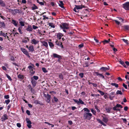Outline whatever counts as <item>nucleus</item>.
<instances>
[{
  "mask_svg": "<svg viewBox=\"0 0 129 129\" xmlns=\"http://www.w3.org/2000/svg\"><path fill=\"white\" fill-rule=\"evenodd\" d=\"M92 114L89 113L85 112L83 114V118L84 119H88L90 120L91 118Z\"/></svg>",
  "mask_w": 129,
  "mask_h": 129,
  "instance_id": "1",
  "label": "nucleus"
},
{
  "mask_svg": "<svg viewBox=\"0 0 129 129\" xmlns=\"http://www.w3.org/2000/svg\"><path fill=\"white\" fill-rule=\"evenodd\" d=\"M60 27L62 29H68L69 28V24L66 23H64L62 24V25H60Z\"/></svg>",
  "mask_w": 129,
  "mask_h": 129,
  "instance_id": "2",
  "label": "nucleus"
},
{
  "mask_svg": "<svg viewBox=\"0 0 129 129\" xmlns=\"http://www.w3.org/2000/svg\"><path fill=\"white\" fill-rule=\"evenodd\" d=\"M123 8L125 10H129V2L125 3L123 4Z\"/></svg>",
  "mask_w": 129,
  "mask_h": 129,
  "instance_id": "3",
  "label": "nucleus"
},
{
  "mask_svg": "<svg viewBox=\"0 0 129 129\" xmlns=\"http://www.w3.org/2000/svg\"><path fill=\"white\" fill-rule=\"evenodd\" d=\"M26 121L27 124V126L29 128H30L32 126L31 124V122L29 118H26Z\"/></svg>",
  "mask_w": 129,
  "mask_h": 129,
  "instance_id": "4",
  "label": "nucleus"
},
{
  "mask_svg": "<svg viewBox=\"0 0 129 129\" xmlns=\"http://www.w3.org/2000/svg\"><path fill=\"white\" fill-rule=\"evenodd\" d=\"M20 49L21 51L24 54H25L29 57H30V56L29 55V53L24 48H21Z\"/></svg>",
  "mask_w": 129,
  "mask_h": 129,
  "instance_id": "5",
  "label": "nucleus"
},
{
  "mask_svg": "<svg viewBox=\"0 0 129 129\" xmlns=\"http://www.w3.org/2000/svg\"><path fill=\"white\" fill-rule=\"evenodd\" d=\"M28 68L30 70V72L31 74V75H32L34 74L35 72V71H33V69H35L31 66H29L28 67Z\"/></svg>",
  "mask_w": 129,
  "mask_h": 129,
  "instance_id": "6",
  "label": "nucleus"
},
{
  "mask_svg": "<svg viewBox=\"0 0 129 129\" xmlns=\"http://www.w3.org/2000/svg\"><path fill=\"white\" fill-rule=\"evenodd\" d=\"M45 96L47 98V101L48 103H50V98L51 96L48 94H47L46 95H45Z\"/></svg>",
  "mask_w": 129,
  "mask_h": 129,
  "instance_id": "7",
  "label": "nucleus"
},
{
  "mask_svg": "<svg viewBox=\"0 0 129 129\" xmlns=\"http://www.w3.org/2000/svg\"><path fill=\"white\" fill-rule=\"evenodd\" d=\"M56 44L58 45V46H60L62 48H64L62 44V43L60 42H58L57 40L55 42Z\"/></svg>",
  "mask_w": 129,
  "mask_h": 129,
  "instance_id": "8",
  "label": "nucleus"
},
{
  "mask_svg": "<svg viewBox=\"0 0 129 129\" xmlns=\"http://www.w3.org/2000/svg\"><path fill=\"white\" fill-rule=\"evenodd\" d=\"M8 119L7 115L5 114H4L1 118V120L2 121H3L6 120Z\"/></svg>",
  "mask_w": 129,
  "mask_h": 129,
  "instance_id": "9",
  "label": "nucleus"
},
{
  "mask_svg": "<svg viewBox=\"0 0 129 129\" xmlns=\"http://www.w3.org/2000/svg\"><path fill=\"white\" fill-rule=\"evenodd\" d=\"M31 82L33 85V87H35L36 85L37 82L32 77L31 78Z\"/></svg>",
  "mask_w": 129,
  "mask_h": 129,
  "instance_id": "10",
  "label": "nucleus"
},
{
  "mask_svg": "<svg viewBox=\"0 0 129 129\" xmlns=\"http://www.w3.org/2000/svg\"><path fill=\"white\" fill-rule=\"evenodd\" d=\"M10 10L13 12H15V14L17 13H21L22 12L21 10L19 9H14V10L12 9H10Z\"/></svg>",
  "mask_w": 129,
  "mask_h": 129,
  "instance_id": "11",
  "label": "nucleus"
},
{
  "mask_svg": "<svg viewBox=\"0 0 129 129\" xmlns=\"http://www.w3.org/2000/svg\"><path fill=\"white\" fill-rule=\"evenodd\" d=\"M75 7L76 8L77 10L81 9L85 7L84 6L82 5H75Z\"/></svg>",
  "mask_w": 129,
  "mask_h": 129,
  "instance_id": "12",
  "label": "nucleus"
},
{
  "mask_svg": "<svg viewBox=\"0 0 129 129\" xmlns=\"http://www.w3.org/2000/svg\"><path fill=\"white\" fill-rule=\"evenodd\" d=\"M109 69V68L106 67H102L100 68V70L102 72H106Z\"/></svg>",
  "mask_w": 129,
  "mask_h": 129,
  "instance_id": "13",
  "label": "nucleus"
},
{
  "mask_svg": "<svg viewBox=\"0 0 129 129\" xmlns=\"http://www.w3.org/2000/svg\"><path fill=\"white\" fill-rule=\"evenodd\" d=\"M39 42V41L36 40L35 39H34L31 40V43L32 44L36 45Z\"/></svg>",
  "mask_w": 129,
  "mask_h": 129,
  "instance_id": "14",
  "label": "nucleus"
},
{
  "mask_svg": "<svg viewBox=\"0 0 129 129\" xmlns=\"http://www.w3.org/2000/svg\"><path fill=\"white\" fill-rule=\"evenodd\" d=\"M53 55L54 58H58L62 59V57L61 56L58 55L56 53H53Z\"/></svg>",
  "mask_w": 129,
  "mask_h": 129,
  "instance_id": "15",
  "label": "nucleus"
},
{
  "mask_svg": "<svg viewBox=\"0 0 129 129\" xmlns=\"http://www.w3.org/2000/svg\"><path fill=\"white\" fill-rule=\"evenodd\" d=\"M34 103L36 104H39L40 105H43L42 103L41 102L37 100H35L34 101Z\"/></svg>",
  "mask_w": 129,
  "mask_h": 129,
  "instance_id": "16",
  "label": "nucleus"
},
{
  "mask_svg": "<svg viewBox=\"0 0 129 129\" xmlns=\"http://www.w3.org/2000/svg\"><path fill=\"white\" fill-rule=\"evenodd\" d=\"M28 49L29 51L31 52H33L34 50L33 46L32 45L28 47Z\"/></svg>",
  "mask_w": 129,
  "mask_h": 129,
  "instance_id": "17",
  "label": "nucleus"
},
{
  "mask_svg": "<svg viewBox=\"0 0 129 129\" xmlns=\"http://www.w3.org/2000/svg\"><path fill=\"white\" fill-rule=\"evenodd\" d=\"M63 36L62 34L60 33H58L57 35V37L58 39H60L61 38V37Z\"/></svg>",
  "mask_w": 129,
  "mask_h": 129,
  "instance_id": "18",
  "label": "nucleus"
},
{
  "mask_svg": "<svg viewBox=\"0 0 129 129\" xmlns=\"http://www.w3.org/2000/svg\"><path fill=\"white\" fill-rule=\"evenodd\" d=\"M6 4L2 0H0V6L2 7H4Z\"/></svg>",
  "mask_w": 129,
  "mask_h": 129,
  "instance_id": "19",
  "label": "nucleus"
},
{
  "mask_svg": "<svg viewBox=\"0 0 129 129\" xmlns=\"http://www.w3.org/2000/svg\"><path fill=\"white\" fill-rule=\"evenodd\" d=\"M26 30L27 31H32L33 30L32 27L30 25H28L27 27L26 28Z\"/></svg>",
  "mask_w": 129,
  "mask_h": 129,
  "instance_id": "20",
  "label": "nucleus"
},
{
  "mask_svg": "<svg viewBox=\"0 0 129 129\" xmlns=\"http://www.w3.org/2000/svg\"><path fill=\"white\" fill-rule=\"evenodd\" d=\"M59 6L61 7V8H63L64 9L65 8L64 6H63V4L62 1H59Z\"/></svg>",
  "mask_w": 129,
  "mask_h": 129,
  "instance_id": "21",
  "label": "nucleus"
},
{
  "mask_svg": "<svg viewBox=\"0 0 129 129\" xmlns=\"http://www.w3.org/2000/svg\"><path fill=\"white\" fill-rule=\"evenodd\" d=\"M119 62L120 64L122 65L125 68H127V67L125 65V64L124 63V62L122 61V60H120V61H119Z\"/></svg>",
  "mask_w": 129,
  "mask_h": 129,
  "instance_id": "22",
  "label": "nucleus"
},
{
  "mask_svg": "<svg viewBox=\"0 0 129 129\" xmlns=\"http://www.w3.org/2000/svg\"><path fill=\"white\" fill-rule=\"evenodd\" d=\"M12 23L15 25V26H17V24L18 22L17 21H16L14 19H12Z\"/></svg>",
  "mask_w": 129,
  "mask_h": 129,
  "instance_id": "23",
  "label": "nucleus"
},
{
  "mask_svg": "<svg viewBox=\"0 0 129 129\" xmlns=\"http://www.w3.org/2000/svg\"><path fill=\"white\" fill-rule=\"evenodd\" d=\"M103 121L106 123L108 121V119L107 117L103 116Z\"/></svg>",
  "mask_w": 129,
  "mask_h": 129,
  "instance_id": "24",
  "label": "nucleus"
},
{
  "mask_svg": "<svg viewBox=\"0 0 129 129\" xmlns=\"http://www.w3.org/2000/svg\"><path fill=\"white\" fill-rule=\"evenodd\" d=\"M28 87V88L29 89L31 92H32L33 91H34V90L33 89V88L30 85H29Z\"/></svg>",
  "mask_w": 129,
  "mask_h": 129,
  "instance_id": "25",
  "label": "nucleus"
},
{
  "mask_svg": "<svg viewBox=\"0 0 129 129\" xmlns=\"http://www.w3.org/2000/svg\"><path fill=\"white\" fill-rule=\"evenodd\" d=\"M42 42L43 44V45L45 46L46 48L48 47V44L47 42L45 41H43Z\"/></svg>",
  "mask_w": 129,
  "mask_h": 129,
  "instance_id": "26",
  "label": "nucleus"
},
{
  "mask_svg": "<svg viewBox=\"0 0 129 129\" xmlns=\"http://www.w3.org/2000/svg\"><path fill=\"white\" fill-rule=\"evenodd\" d=\"M124 30H128L129 29V25H125L123 26Z\"/></svg>",
  "mask_w": 129,
  "mask_h": 129,
  "instance_id": "27",
  "label": "nucleus"
},
{
  "mask_svg": "<svg viewBox=\"0 0 129 129\" xmlns=\"http://www.w3.org/2000/svg\"><path fill=\"white\" fill-rule=\"evenodd\" d=\"M48 25L51 27H52L53 28H54L55 27L54 24L52 23H48Z\"/></svg>",
  "mask_w": 129,
  "mask_h": 129,
  "instance_id": "28",
  "label": "nucleus"
},
{
  "mask_svg": "<svg viewBox=\"0 0 129 129\" xmlns=\"http://www.w3.org/2000/svg\"><path fill=\"white\" fill-rule=\"evenodd\" d=\"M18 78L20 79H22L24 78V76L22 75L19 74L18 76Z\"/></svg>",
  "mask_w": 129,
  "mask_h": 129,
  "instance_id": "29",
  "label": "nucleus"
},
{
  "mask_svg": "<svg viewBox=\"0 0 129 129\" xmlns=\"http://www.w3.org/2000/svg\"><path fill=\"white\" fill-rule=\"evenodd\" d=\"M0 24L2 27H5V25L4 22H1L0 21Z\"/></svg>",
  "mask_w": 129,
  "mask_h": 129,
  "instance_id": "30",
  "label": "nucleus"
},
{
  "mask_svg": "<svg viewBox=\"0 0 129 129\" xmlns=\"http://www.w3.org/2000/svg\"><path fill=\"white\" fill-rule=\"evenodd\" d=\"M59 77L60 79L61 80H63V76L62 74L61 73L59 74Z\"/></svg>",
  "mask_w": 129,
  "mask_h": 129,
  "instance_id": "31",
  "label": "nucleus"
},
{
  "mask_svg": "<svg viewBox=\"0 0 129 129\" xmlns=\"http://www.w3.org/2000/svg\"><path fill=\"white\" fill-rule=\"evenodd\" d=\"M34 6L32 7H31V9L33 10H34L36 9H38V7L36 6L35 4L33 5Z\"/></svg>",
  "mask_w": 129,
  "mask_h": 129,
  "instance_id": "32",
  "label": "nucleus"
},
{
  "mask_svg": "<svg viewBox=\"0 0 129 129\" xmlns=\"http://www.w3.org/2000/svg\"><path fill=\"white\" fill-rule=\"evenodd\" d=\"M94 73L96 74V76H99L100 77H101L103 75L102 74L99 73L98 72H95Z\"/></svg>",
  "mask_w": 129,
  "mask_h": 129,
  "instance_id": "33",
  "label": "nucleus"
},
{
  "mask_svg": "<svg viewBox=\"0 0 129 129\" xmlns=\"http://www.w3.org/2000/svg\"><path fill=\"white\" fill-rule=\"evenodd\" d=\"M111 84L112 85L115 86L117 88L118 87V84L115 83H112Z\"/></svg>",
  "mask_w": 129,
  "mask_h": 129,
  "instance_id": "34",
  "label": "nucleus"
},
{
  "mask_svg": "<svg viewBox=\"0 0 129 129\" xmlns=\"http://www.w3.org/2000/svg\"><path fill=\"white\" fill-rule=\"evenodd\" d=\"M116 94H120V95H122V93L120 90H117L116 92Z\"/></svg>",
  "mask_w": 129,
  "mask_h": 129,
  "instance_id": "35",
  "label": "nucleus"
},
{
  "mask_svg": "<svg viewBox=\"0 0 129 129\" xmlns=\"http://www.w3.org/2000/svg\"><path fill=\"white\" fill-rule=\"evenodd\" d=\"M22 28V27L20 26L18 28V30L19 31L20 33V34H22L23 33L21 31V29Z\"/></svg>",
  "mask_w": 129,
  "mask_h": 129,
  "instance_id": "36",
  "label": "nucleus"
},
{
  "mask_svg": "<svg viewBox=\"0 0 129 129\" xmlns=\"http://www.w3.org/2000/svg\"><path fill=\"white\" fill-rule=\"evenodd\" d=\"M48 43L50 46L51 47H52L54 46V45L52 42H49Z\"/></svg>",
  "mask_w": 129,
  "mask_h": 129,
  "instance_id": "37",
  "label": "nucleus"
},
{
  "mask_svg": "<svg viewBox=\"0 0 129 129\" xmlns=\"http://www.w3.org/2000/svg\"><path fill=\"white\" fill-rule=\"evenodd\" d=\"M83 110L84 111L87 112L88 113H89L90 112V110L87 108H84Z\"/></svg>",
  "mask_w": 129,
  "mask_h": 129,
  "instance_id": "38",
  "label": "nucleus"
},
{
  "mask_svg": "<svg viewBox=\"0 0 129 129\" xmlns=\"http://www.w3.org/2000/svg\"><path fill=\"white\" fill-rule=\"evenodd\" d=\"M37 2L38 3H39L41 5H44V3L43 2H40L39 0H37Z\"/></svg>",
  "mask_w": 129,
  "mask_h": 129,
  "instance_id": "39",
  "label": "nucleus"
},
{
  "mask_svg": "<svg viewBox=\"0 0 129 129\" xmlns=\"http://www.w3.org/2000/svg\"><path fill=\"white\" fill-rule=\"evenodd\" d=\"M122 40L127 45L128 44V40H127L125 39H122Z\"/></svg>",
  "mask_w": 129,
  "mask_h": 129,
  "instance_id": "40",
  "label": "nucleus"
},
{
  "mask_svg": "<svg viewBox=\"0 0 129 129\" xmlns=\"http://www.w3.org/2000/svg\"><path fill=\"white\" fill-rule=\"evenodd\" d=\"M113 109L115 111H120V109L119 108H117L113 107Z\"/></svg>",
  "mask_w": 129,
  "mask_h": 129,
  "instance_id": "41",
  "label": "nucleus"
},
{
  "mask_svg": "<svg viewBox=\"0 0 129 129\" xmlns=\"http://www.w3.org/2000/svg\"><path fill=\"white\" fill-rule=\"evenodd\" d=\"M98 92H99V93H100L101 95H104L105 94V93L104 92L100 90H98Z\"/></svg>",
  "mask_w": 129,
  "mask_h": 129,
  "instance_id": "42",
  "label": "nucleus"
},
{
  "mask_svg": "<svg viewBox=\"0 0 129 129\" xmlns=\"http://www.w3.org/2000/svg\"><path fill=\"white\" fill-rule=\"evenodd\" d=\"M6 77L10 80V81H11L12 80V79L11 78V77L8 74H6Z\"/></svg>",
  "mask_w": 129,
  "mask_h": 129,
  "instance_id": "43",
  "label": "nucleus"
},
{
  "mask_svg": "<svg viewBox=\"0 0 129 129\" xmlns=\"http://www.w3.org/2000/svg\"><path fill=\"white\" fill-rule=\"evenodd\" d=\"M79 105L80 104H84V102L82 101L80 99H79Z\"/></svg>",
  "mask_w": 129,
  "mask_h": 129,
  "instance_id": "44",
  "label": "nucleus"
},
{
  "mask_svg": "<svg viewBox=\"0 0 129 129\" xmlns=\"http://www.w3.org/2000/svg\"><path fill=\"white\" fill-rule=\"evenodd\" d=\"M89 66L88 63L87 62H86L83 66V67H88Z\"/></svg>",
  "mask_w": 129,
  "mask_h": 129,
  "instance_id": "45",
  "label": "nucleus"
},
{
  "mask_svg": "<svg viewBox=\"0 0 129 129\" xmlns=\"http://www.w3.org/2000/svg\"><path fill=\"white\" fill-rule=\"evenodd\" d=\"M19 23L20 24L21 26H24L25 25L24 22L20 21L19 22Z\"/></svg>",
  "mask_w": 129,
  "mask_h": 129,
  "instance_id": "46",
  "label": "nucleus"
},
{
  "mask_svg": "<svg viewBox=\"0 0 129 129\" xmlns=\"http://www.w3.org/2000/svg\"><path fill=\"white\" fill-rule=\"evenodd\" d=\"M95 108L96 110H97V112H100V110L98 109V107L96 106L95 105Z\"/></svg>",
  "mask_w": 129,
  "mask_h": 129,
  "instance_id": "47",
  "label": "nucleus"
},
{
  "mask_svg": "<svg viewBox=\"0 0 129 129\" xmlns=\"http://www.w3.org/2000/svg\"><path fill=\"white\" fill-rule=\"evenodd\" d=\"M7 33H2V35L3 36L5 37H6L7 36Z\"/></svg>",
  "mask_w": 129,
  "mask_h": 129,
  "instance_id": "48",
  "label": "nucleus"
},
{
  "mask_svg": "<svg viewBox=\"0 0 129 129\" xmlns=\"http://www.w3.org/2000/svg\"><path fill=\"white\" fill-rule=\"evenodd\" d=\"M73 100L75 102L77 103L78 105H79V101H78V100L73 99Z\"/></svg>",
  "mask_w": 129,
  "mask_h": 129,
  "instance_id": "49",
  "label": "nucleus"
},
{
  "mask_svg": "<svg viewBox=\"0 0 129 129\" xmlns=\"http://www.w3.org/2000/svg\"><path fill=\"white\" fill-rule=\"evenodd\" d=\"M73 100L75 102L77 103L78 105H79V101H78V100L73 99Z\"/></svg>",
  "mask_w": 129,
  "mask_h": 129,
  "instance_id": "50",
  "label": "nucleus"
},
{
  "mask_svg": "<svg viewBox=\"0 0 129 129\" xmlns=\"http://www.w3.org/2000/svg\"><path fill=\"white\" fill-rule=\"evenodd\" d=\"M42 69L44 72L45 73L47 72V71L46 70L45 68H42Z\"/></svg>",
  "mask_w": 129,
  "mask_h": 129,
  "instance_id": "51",
  "label": "nucleus"
},
{
  "mask_svg": "<svg viewBox=\"0 0 129 129\" xmlns=\"http://www.w3.org/2000/svg\"><path fill=\"white\" fill-rule=\"evenodd\" d=\"M113 21H114L115 23L118 25H119L120 24V22L118 21L117 20H113Z\"/></svg>",
  "mask_w": 129,
  "mask_h": 129,
  "instance_id": "52",
  "label": "nucleus"
},
{
  "mask_svg": "<svg viewBox=\"0 0 129 129\" xmlns=\"http://www.w3.org/2000/svg\"><path fill=\"white\" fill-rule=\"evenodd\" d=\"M33 78H34V79L36 80H37L39 79V77L38 76H33Z\"/></svg>",
  "mask_w": 129,
  "mask_h": 129,
  "instance_id": "53",
  "label": "nucleus"
},
{
  "mask_svg": "<svg viewBox=\"0 0 129 129\" xmlns=\"http://www.w3.org/2000/svg\"><path fill=\"white\" fill-rule=\"evenodd\" d=\"M10 102V100L9 99H8L5 101V102L7 105H8Z\"/></svg>",
  "mask_w": 129,
  "mask_h": 129,
  "instance_id": "54",
  "label": "nucleus"
},
{
  "mask_svg": "<svg viewBox=\"0 0 129 129\" xmlns=\"http://www.w3.org/2000/svg\"><path fill=\"white\" fill-rule=\"evenodd\" d=\"M54 101L56 102H57L58 101V99L55 96L54 97Z\"/></svg>",
  "mask_w": 129,
  "mask_h": 129,
  "instance_id": "55",
  "label": "nucleus"
},
{
  "mask_svg": "<svg viewBox=\"0 0 129 129\" xmlns=\"http://www.w3.org/2000/svg\"><path fill=\"white\" fill-rule=\"evenodd\" d=\"M43 17H44L43 19L45 20V19H48L49 18L47 17H46L45 15H43Z\"/></svg>",
  "mask_w": 129,
  "mask_h": 129,
  "instance_id": "56",
  "label": "nucleus"
},
{
  "mask_svg": "<svg viewBox=\"0 0 129 129\" xmlns=\"http://www.w3.org/2000/svg\"><path fill=\"white\" fill-rule=\"evenodd\" d=\"M79 75L81 78H82L83 77L84 74L82 73L79 74Z\"/></svg>",
  "mask_w": 129,
  "mask_h": 129,
  "instance_id": "57",
  "label": "nucleus"
},
{
  "mask_svg": "<svg viewBox=\"0 0 129 129\" xmlns=\"http://www.w3.org/2000/svg\"><path fill=\"white\" fill-rule=\"evenodd\" d=\"M103 42L104 45H105L106 43H108V41L107 40H105L104 41H102Z\"/></svg>",
  "mask_w": 129,
  "mask_h": 129,
  "instance_id": "58",
  "label": "nucleus"
},
{
  "mask_svg": "<svg viewBox=\"0 0 129 129\" xmlns=\"http://www.w3.org/2000/svg\"><path fill=\"white\" fill-rule=\"evenodd\" d=\"M91 111L92 112V113L94 114L96 113V111L92 109H91Z\"/></svg>",
  "mask_w": 129,
  "mask_h": 129,
  "instance_id": "59",
  "label": "nucleus"
},
{
  "mask_svg": "<svg viewBox=\"0 0 129 129\" xmlns=\"http://www.w3.org/2000/svg\"><path fill=\"white\" fill-rule=\"evenodd\" d=\"M4 97V98H5V99H8L9 98V95H5Z\"/></svg>",
  "mask_w": 129,
  "mask_h": 129,
  "instance_id": "60",
  "label": "nucleus"
},
{
  "mask_svg": "<svg viewBox=\"0 0 129 129\" xmlns=\"http://www.w3.org/2000/svg\"><path fill=\"white\" fill-rule=\"evenodd\" d=\"M76 9H76V8L75 7L74 8V9H73V11L75 12H77L78 13H79V10H78V11H76Z\"/></svg>",
  "mask_w": 129,
  "mask_h": 129,
  "instance_id": "61",
  "label": "nucleus"
},
{
  "mask_svg": "<svg viewBox=\"0 0 129 129\" xmlns=\"http://www.w3.org/2000/svg\"><path fill=\"white\" fill-rule=\"evenodd\" d=\"M33 28L34 29H36L37 28H38V27L37 26H35L34 25L33 26Z\"/></svg>",
  "mask_w": 129,
  "mask_h": 129,
  "instance_id": "62",
  "label": "nucleus"
},
{
  "mask_svg": "<svg viewBox=\"0 0 129 129\" xmlns=\"http://www.w3.org/2000/svg\"><path fill=\"white\" fill-rule=\"evenodd\" d=\"M97 120L98 121L99 123L101 124L102 122H103L100 119H97Z\"/></svg>",
  "mask_w": 129,
  "mask_h": 129,
  "instance_id": "63",
  "label": "nucleus"
},
{
  "mask_svg": "<svg viewBox=\"0 0 129 129\" xmlns=\"http://www.w3.org/2000/svg\"><path fill=\"white\" fill-rule=\"evenodd\" d=\"M17 126L18 127H20L21 126V124L20 123H17Z\"/></svg>",
  "mask_w": 129,
  "mask_h": 129,
  "instance_id": "64",
  "label": "nucleus"
}]
</instances>
